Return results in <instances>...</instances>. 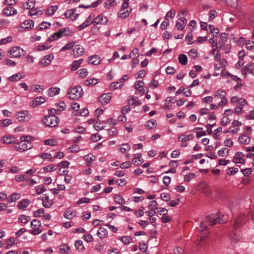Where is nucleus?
Here are the masks:
<instances>
[{
    "instance_id": "nucleus-15",
    "label": "nucleus",
    "mask_w": 254,
    "mask_h": 254,
    "mask_svg": "<svg viewBox=\"0 0 254 254\" xmlns=\"http://www.w3.org/2000/svg\"><path fill=\"white\" fill-rule=\"evenodd\" d=\"M84 48L83 46L80 45H76L73 49V55L74 57H77L82 55L84 53Z\"/></svg>"
},
{
    "instance_id": "nucleus-55",
    "label": "nucleus",
    "mask_w": 254,
    "mask_h": 254,
    "mask_svg": "<svg viewBox=\"0 0 254 254\" xmlns=\"http://www.w3.org/2000/svg\"><path fill=\"white\" fill-rule=\"evenodd\" d=\"M176 14V12L174 10L171 9L167 12L165 16V20L169 21V18H173Z\"/></svg>"
},
{
    "instance_id": "nucleus-20",
    "label": "nucleus",
    "mask_w": 254,
    "mask_h": 254,
    "mask_svg": "<svg viewBox=\"0 0 254 254\" xmlns=\"http://www.w3.org/2000/svg\"><path fill=\"white\" fill-rule=\"evenodd\" d=\"M34 25V22L32 20H26L21 24V27L25 30L32 28Z\"/></svg>"
},
{
    "instance_id": "nucleus-33",
    "label": "nucleus",
    "mask_w": 254,
    "mask_h": 254,
    "mask_svg": "<svg viewBox=\"0 0 254 254\" xmlns=\"http://www.w3.org/2000/svg\"><path fill=\"white\" fill-rule=\"evenodd\" d=\"M84 159L87 162L86 165L89 166L91 164V162L95 160V156L91 154H87L84 157Z\"/></svg>"
},
{
    "instance_id": "nucleus-64",
    "label": "nucleus",
    "mask_w": 254,
    "mask_h": 254,
    "mask_svg": "<svg viewBox=\"0 0 254 254\" xmlns=\"http://www.w3.org/2000/svg\"><path fill=\"white\" fill-rule=\"evenodd\" d=\"M195 176V174L194 173H190L189 174H187L184 177V181L186 182H190L191 179H192Z\"/></svg>"
},
{
    "instance_id": "nucleus-44",
    "label": "nucleus",
    "mask_w": 254,
    "mask_h": 254,
    "mask_svg": "<svg viewBox=\"0 0 254 254\" xmlns=\"http://www.w3.org/2000/svg\"><path fill=\"white\" fill-rule=\"evenodd\" d=\"M117 4L115 0H107L104 3V6L107 9L110 8L112 6H114Z\"/></svg>"
},
{
    "instance_id": "nucleus-39",
    "label": "nucleus",
    "mask_w": 254,
    "mask_h": 254,
    "mask_svg": "<svg viewBox=\"0 0 254 254\" xmlns=\"http://www.w3.org/2000/svg\"><path fill=\"white\" fill-rule=\"evenodd\" d=\"M23 76L20 73H16L9 77V80L10 81H17L20 79L23 78Z\"/></svg>"
},
{
    "instance_id": "nucleus-38",
    "label": "nucleus",
    "mask_w": 254,
    "mask_h": 254,
    "mask_svg": "<svg viewBox=\"0 0 254 254\" xmlns=\"http://www.w3.org/2000/svg\"><path fill=\"white\" fill-rule=\"evenodd\" d=\"M64 216L67 219H72L75 216V213L70 210H67L64 212Z\"/></svg>"
},
{
    "instance_id": "nucleus-46",
    "label": "nucleus",
    "mask_w": 254,
    "mask_h": 254,
    "mask_svg": "<svg viewBox=\"0 0 254 254\" xmlns=\"http://www.w3.org/2000/svg\"><path fill=\"white\" fill-rule=\"evenodd\" d=\"M75 45V42L74 41H70L68 42L60 50V52H63L64 51L68 50L72 48Z\"/></svg>"
},
{
    "instance_id": "nucleus-60",
    "label": "nucleus",
    "mask_w": 254,
    "mask_h": 254,
    "mask_svg": "<svg viewBox=\"0 0 254 254\" xmlns=\"http://www.w3.org/2000/svg\"><path fill=\"white\" fill-rule=\"evenodd\" d=\"M158 204L155 200H152L150 201V203L148 205L149 208L151 210H155L157 208Z\"/></svg>"
},
{
    "instance_id": "nucleus-37",
    "label": "nucleus",
    "mask_w": 254,
    "mask_h": 254,
    "mask_svg": "<svg viewBox=\"0 0 254 254\" xmlns=\"http://www.w3.org/2000/svg\"><path fill=\"white\" fill-rule=\"evenodd\" d=\"M14 141V138L10 135H5L2 137L1 142L3 143L9 144Z\"/></svg>"
},
{
    "instance_id": "nucleus-49",
    "label": "nucleus",
    "mask_w": 254,
    "mask_h": 254,
    "mask_svg": "<svg viewBox=\"0 0 254 254\" xmlns=\"http://www.w3.org/2000/svg\"><path fill=\"white\" fill-rule=\"evenodd\" d=\"M188 54L191 59L194 60L198 57L197 51L192 49L189 51Z\"/></svg>"
},
{
    "instance_id": "nucleus-53",
    "label": "nucleus",
    "mask_w": 254,
    "mask_h": 254,
    "mask_svg": "<svg viewBox=\"0 0 254 254\" xmlns=\"http://www.w3.org/2000/svg\"><path fill=\"white\" fill-rule=\"evenodd\" d=\"M35 5V3L32 1H26L23 2L22 6L24 9H30L33 8Z\"/></svg>"
},
{
    "instance_id": "nucleus-19",
    "label": "nucleus",
    "mask_w": 254,
    "mask_h": 254,
    "mask_svg": "<svg viewBox=\"0 0 254 254\" xmlns=\"http://www.w3.org/2000/svg\"><path fill=\"white\" fill-rule=\"evenodd\" d=\"M194 135L192 133H190L188 135L182 134L178 136V139L179 141L185 142L190 140L192 139Z\"/></svg>"
},
{
    "instance_id": "nucleus-13",
    "label": "nucleus",
    "mask_w": 254,
    "mask_h": 254,
    "mask_svg": "<svg viewBox=\"0 0 254 254\" xmlns=\"http://www.w3.org/2000/svg\"><path fill=\"white\" fill-rule=\"evenodd\" d=\"M244 155L243 153L240 152H237L233 158V162L235 163L243 164L245 162Z\"/></svg>"
},
{
    "instance_id": "nucleus-45",
    "label": "nucleus",
    "mask_w": 254,
    "mask_h": 254,
    "mask_svg": "<svg viewBox=\"0 0 254 254\" xmlns=\"http://www.w3.org/2000/svg\"><path fill=\"white\" fill-rule=\"evenodd\" d=\"M130 147L129 144L125 143L121 145L120 150L123 153H126L130 150Z\"/></svg>"
},
{
    "instance_id": "nucleus-5",
    "label": "nucleus",
    "mask_w": 254,
    "mask_h": 254,
    "mask_svg": "<svg viewBox=\"0 0 254 254\" xmlns=\"http://www.w3.org/2000/svg\"><path fill=\"white\" fill-rule=\"evenodd\" d=\"M16 119L19 122H28L31 118V115L28 111H20L15 115Z\"/></svg>"
},
{
    "instance_id": "nucleus-63",
    "label": "nucleus",
    "mask_w": 254,
    "mask_h": 254,
    "mask_svg": "<svg viewBox=\"0 0 254 254\" xmlns=\"http://www.w3.org/2000/svg\"><path fill=\"white\" fill-rule=\"evenodd\" d=\"M11 6H9L3 9V13L4 15L6 16L11 15Z\"/></svg>"
},
{
    "instance_id": "nucleus-61",
    "label": "nucleus",
    "mask_w": 254,
    "mask_h": 254,
    "mask_svg": "<svg viewBox=\"0 0 254 254\" xmlns=\"http://www.w3.org/2000/svg\"><path fill=\"white\" fill-rule=\"evenodd\" d=\"M238 172V168L230 167L228 169L227 174L229 175H234Z\"/></svg>"
},
{
    "instance_id": "nucleus-8",
    "label": "nucleus",
    "mask_w": 254,
    "mask_h": 254,
    "mask_svg": "<svg viewBox=\"0 0 254 254\" xmlns=\"http://www.w3.org/2000/svg\"><path fill=\"white\" fill-rule=\"evenodd\" d=\"M31 148L32 145L30 142L22 141L18 143L15 146V150L20 152L26 151Z\"/></svg>"
},
{
    "instance_id": "nucleus-18",
    "label": "nucleus",
    "mask_w": 254,
    "mask_h": 254,
    "mask_svg": "<svg viewBox=\"0 0 254 254\" xmlns=\"http://www.w3.org/2000/svg\"><path fill=\"white\" fill-rule=\"evenodd\" d=\"M101 61V58L98 55L90 56L88 58L89 63L94 65L99 64L100 63Z\"/></svg>"
},
{
    "instance_id": "nucleus-48",
    "label": "nucleus",
    "mask_w": 254,
    "mask_h": 254,
    "mask_svg": "<svg viewBox=\"0 0 254 254\" xmlns=\"http://www.w3.org/2000/svg\"><path fill=\"white\" fill-rule=\"evenodd\" d=\"M75 246L76 249L79 251H81L84 249V246L81 240L76 241L75 242Z\"/></svg>"
},
{
    "instance_id": "nucleus-35",
    "label": "nucleus",
    "mask_w": 254,
    "mask_h": 254,
    "mask_svg": "<svg viewBox=\"0 0 254 254\" xmlns=\"http://www.w3.org/2000/svg\"><path fill=\"white\" fill-rule=\"evenodd\" d=\"M69 247L66 244L61 245L59 248V252L62 254H67L69 253Z\"/></svg>"
},
{
    "instance_id": "nucleus-43",
    "label": "nucleus",
    "mask_w": 254,
    "mask_h": 254,
    "mask_svg": "<svg viewBox=\"0 0 254 254\" xmlns=\"http://www.w3.org/2000/svg\"><path fill=\"white\" fill-rule=\"evenodd\" d=\"M156 121L155 120L148 121L145 124V127L148 129L154 128L156 126Z\"/></svg>"
},
{
    "instance_id": "nucleus-58",
    "label": "nucleus",
    "mask_w": 254,
    "mask_h": 254,
    "mask_svg": "<svg viewBox=\"0 0 254 254\" xmlns=\"http://www.w3.org/2000/svg\"><path fill=\"white\" fill-rule=\"evenodd\" d=\"M44 143L46 145L55 146L57 145V141L54 139H46L44 141Z\"/></svg>"
},
{
    "instance_id": "nucleus-56",
    "label": "nucleus",
    "mask_w": 254,
    "mask_h": 254,
    "mask_svg": "<svg viewBox=\"0 0 254 254\" xmlns=\"http://www.w3.org/2000/svg\"><path fill=\"white\" fill-rule=\"evenodd\" d=\"M120 240L125 245H128L131 243V239L127 236L122 237Z\"/></svg>"
},
{
    "instance_id": "nucleus-11",
    "label": "nucleus",
    "mask_w": 254,
    "mask_h": 254,
    "mask_svg": "<svg viewBox=\"0 0 254 254\" xmlns=\"http://www.w3.org/2000/svg\"><path fill=\"white\" fill-rule=\"evenodd\" d=\"M248 218L245 214H243L240 216L235 221L234 227L235 228H238L243 225L247 220Z\"/></svg>"
},
{
    "instance_id": "nucleus-28",
    "label": "nucleus",
    "mask_w": 254,
    "mask_h": 254,
    "mask_svg": "<svg viewBox=\"0 0 254 254\" xmlns=\"http://www.w3.org/2000/svg\"><path fill=\"white\" fill-rule=\"evenodd\" d=\"M20 194L19 193H14L11 195H10L7 197V201L9 202H13L16 201L17 200L19 199L20 197Z\"/></svg>"
},
{
    "instance_id": "nucleus-51",
    "label": "nucleus",
    "mask_w": 254,
    "mask_h": 254,
    "mask_svg": "<svg viewBox=\"0 0 254 254\" xmlns=\"http://www.w3.org/2000/svg\"><path fill=\"white\" fill-rule=\"evenodd\" d=\"M12 122L10 119H4L0 120V126L2 127H7L11 125Z\"/></svg>"
},
{
    "instance_id": "nucleus-16",
    "label": "nucleus",
    "mask_w": 254,
    "mask_h": 254,
    "mask_svg": "<svg viewBox=\"0 0 254 254\" xmlns=\"http://www.w3.org/2000/svg\"><path fill=\"white\" fill-rule=\"evenodd\" d=\"M54 59V55L50 54L46 55L40 61V64L44 66H47L50 64Z\"/></svg>"
},
{
    "instance_id": "nucleus-14",
    "label": "nucleus",
    "mask_w": 254,
    "mask_h": 254,
    "mask_svg": "<svg viewBox=\"0 0 254 254\" xmlns=\"http://www.w3.org/2000/svg\"><path fill=\"white\" fill-rule=\"evenodd\" d=\"M108 21V19L106 17L104 16L103 15H99L97 16L94 20H93V24L95 25L98 24H105Z\"/></svg>"
},
{
    "instance_id": "nucleus-2",
    "label": "nucleus",
    "mask_w": 254,
    "mask_h": 254,
    "mask_svg": "<svg viewBox=\"0 0 254 254\" xmlns=\"http://www.w3.org/2000/svg\"><path fill=\"white\" fill-rule=\"evenodd\" d=\"M83 94L81 86H78L70 88L67 92L68 98L72 100H77L80 98Z\"/></svg>"
},
{
    "instance_id": "nucleus-24",
    "label": "nucleus",
    "mask_w": 254,
    "mask_h": 254,
    "mask_svg": "<svg viewBox=\"0 0 254 254\" xmlns=\"http://www.w3.org/2000/svg\"><path fill=\"white\" fill-rule=\"evenodd\" d=\"M58 8L57 5L51 6L47 7L45 11V14L48 16H52L57 10Z\"/></svg>"
},
{
    "instance_id": "nucleus-9",
    "label": "nucleus",
    "mask_w": 254,
    "mask_h": 254,
    "mask_svg": "<svg viewBox=\"0 0 254 254\" xmlns=\"http://www.w3.org/2000/svg\"><path fill=\"white\" fill-rule=\"evenodd\" d=\"M66 30V28L61 29L59 31L57 32L54 33L52 35L48 38V41H53L54 40H56L63 36H68L69 35L68 33H65V32Z\"/></svg>"
},
{
    "instance_id": "nucleus-40",
    "label": "nucleus",
    "mask_w": 254,
    "mask_h": 254,
    "mask_svg": "<svg viewBox=\"0 0 254 254\" xmlns=\"http://www.w3.org/2000/svg\"><path fill=\"white\" fill-rule=\"evenodd\" d=\"M179 63L182 65H186L187 64L188 58L185 54H181L178 57Z\"/></svg>"
},
{
    "instance_id": "nucleus-17",
    "label": "nucleus",
    "mask_w": 254,
    "mask_h": 254,
    "mask_svg": "<svg viewBox=\"0 0 254 254\" xmlns=\"http://www.w3.org/2000/svg\"><path fill=\"white\" fill-rule=\"evenodd\" d=\"M66 18H70L71 20H75L78 16V14L75 13L73 9H70L67 10L64 14Z\"/></svg>"
},
{
    "instance_id": "nucleus-26",
    "label": "nucleus",
    "mask_w": 254,
    "mask_h": 254,
    "mask_svg": "<svg viewBox=\"0 0 254 254\" xmlns=\"http://www.w3.org/2000/svg\"><path fill=\"white\" fill-rule=\"evenodd\" d=\"M60 92V88L57 87H54L48 90V95L50 97H53L58 95Z\"/></svg>"
},
{
    "instance_id": "nucleus-41",
    "label": "nucleus",
    "mask_w": 254,
    "mask_h": 254,
    "mask_svg": "<svg viewBox=\"0 0 254 254\" xmlns=\"http://www.w3.org/2000/svg\"><path fill=\"white\" fill-rule=\"evenodd\" d=\"M18 220L20 222L26 224L30 220V217L25 215H20L18 217Z\"/></svg>"
},
{
    "instance_id": "nucleus-4",
    "label": "nucleus",
    "mask_w": 254,
    "mask_h": 254,
    "mask_svg": "<svg viewBox=\"0 0 254 254\" xmlns=\"http://www.w3.org/2000/svg\"><path fill=\"white\" fill-rule=\"evenodd\" d=\"M43 122L46 126L53 127L58 126L59 120L56 116L50 115L45 116Z\"/></svg>"
},
{
    "instance_id": "nucleus-29",
    "label": "nucleus",
    "mask_w": 254,
    "mask_h": 254,
    "mask_svg": "<svg viewBox=\"0 0 254 254\" xmlns=\"http://www.w3.org/2000/svg\"><path fill=\"white\" fill-rule=\"evenodd\" d=\"M99 81V80L97 78H88L85 80L84 83L86 86H93L97 84Z\"/></svg>"
},
{
    "instance_id": "nucleus-36",
    "label": "nucleus",
    "mask_w": 254,
    "mask_h": 254,
    "mask_svg": "<svg viewBox=\"0 0 254 254\" xmlns=\"http://www.w3.org/2000/svg\"><path fill=\"white\" fill-rule=\"evenodd\" d=\"M218 62V63L214 64V68L216 70H218L222 66H225L227 63V61L224 59H221L220 61Z\"/></svg>"
},
{
    "instance_id": "nucleus-3",
    "label": "nucleus",
    "mask_w": 254,
    "mask_h": 254,
    "mask_svg": "<svg viewBox=\"0 0 254 254\" xmlns=\"http://www.w3.org/2000/svg\"><path fill=\"white\" fill-rule=\"evenodd\" d=\"M214 100L216 102L220 99L221 101L218 103L219 106H224L227 103V99L226 98V93L223 90H218L214 95Z\"/></svg>"
},
{
    "instance_id": "nucleus-7",
    "label": "nucleus",
    "mask_w": 254,
    "mask_h": 254,
    "mask_svg": "<svg viewBox=\"0 0 254 254\" xmlns=\"http://www.w3.org/2000/svg\"><path fill=\"white\" fill-rule=\"evenodd\" d=\"M11 58H18L25 54V51L19 47H14L9 51Z\"/></svg>"
},
{
    "instance_id": "nucleus-54",
    "label": "nucleus",
    "mask_w": 254,
    "mask_h": 254,
    "mask_svg": "<svg viewBox=\"0 0 254 254\" xmlns=\"http://www.w3.org/2000/svg\"><path fill=\"white\" fill-rule=\"evenodd\" d=\"M78 73L81 78H84L88 75V71L86 68H83L78 71Z\"/></svg>"
},
{
    "instance_id": "nucleus-62",
    "label": "nucleus",
    "mask_w": 254,
    "mask_h": 254,
    "mask_svg": "<svg viewBox=\"0 0 254 254\" xmlns=\"http://www.w3.org/2000/svg\"><path fill=\"white\" fill-rule=\"evenodd\" d=\"M139 55V50L137 48L133 49L129 55V57H131L132 56L134 57V58H137Z\"/></svg>"
},
{
    "instance_id": "nucleus-59",
    "label": "nucleus",
    "mask_w": 254,
    "mask_h": 254,
    "mask_svg": "<svg viewBox=\"0 0 254 254\" xmlns=\"http://www.w3.org/2000/svg\"><path fill=\"white\" fill-rule=\"evenodd\" d=\"M44 213V209L43 208H40L34 212V216L36 217H43Z\"/></svg>"
},
{
    "instance_id": "nucleus-57",
    "label": "nucleus",
    "mask_w": 254,
    "mask_h": 254,
    "mask_svg": "<svg viewBox=\"0 0 254 254\" xmlns=\"http://www.w3.org/2000/svg\"><path fill=\"white\" fill-rule=\"evenodd\" d=\"M245 44L248 50H252L254 49V42L253 41L250 40L247 41Z\"/></svg>"
},
{
    "instance_id": "nucleus-50",
    "label": "nucleus",
    "mask_w": 254,
    "mask_h": 254,
    "mask_svg": "<svg viewBox=\"0 0 254 254\" xmlns=\"http://www.w3.org/2000/svg\"><path fill=\"white\" fill-rule=\"evenodd\" d=\"M229 153V149L227 148H223L218 151V154L221 157H226Z\"/></svg>"
},
{
    "instance_id": "nucleus-21",
    "label": "nucleus",
    "mask_w": 254,
    "mask_h": 254,
    "mask_svg": "<svg viewBox=\"0 0 254 254\" xmlns=\"http://www.w3.org/2000/svg\"><path fill=\"white\" fill-rule=\"evenodd\" d=\"M97 235L100 239H104L108 237V234L106 229L100 227L97 232Z\"/></svg>"
},
{
    "instance_id": "nucleus-12",
    "label": "nucleus",
    "mask_w": 254,
    "mask_h": 254,
    "mask_svg": "<svg viewBox=\"0 0 254 254\" xmlns=\"http://www.w3.org/2000/svg\"><path fill=\"white\" fill-rule=\"evenodd\" d=\"M112 97L110 93L103 94L99 97V102L102 104H106L110 102Z\"/></svg>"
},
{
    "instance_id": "nucleus-6",
    "label": "nucleus",
    "mask_w": 254,
    "mask_h": 254,
    "mask_svg": "<svg viewBox=\"0 0 254 254\" xmlns=\"http://www.w3.org/2000/svg\"><path fill=\"white\" fill-rule=\"evenodd\" d=\"M41 225V222L38 219H34L31 222V226L32 229L30 233L34 235H38L41 233L42 231L40 229Z\"/></svg>"
},
{
    "instance_id": "nucleus-31",
    "label": "nucleus",
    "mask_w": 254,
    "mask_h": 254,
    "mask_svg": "<svg viewBox=\"0 0 254 254\" xmlns=\"http://www.w3.org/2000/svg\"><path fill=\"white\" fill-rule=\"evenodd\" d=\"M46 101L44 97H37L35 99L34 101H33V107H37L38 106H39L42 103H45Z\"/></svg>"
},
{
    "instance_id": "nucleus-23",
    "label": "nucleus",
    "mask_w": 254,
    "mask_h": 254,
    "mask_svg": "<svg viewBox=\"0 0 254 254\" xmlns=\"http://www.w3.org/2000/svg\"><path fill=\"white\" fill-rule=\"evenodd\" d=\"M254 66V64L252 63H250L242 69V72L244 74H247L248 73H251L253 71Z\"/></svg>"
},
{
    "instance_id": "nucleus-52",
    "label": "nucleus",
    "mask_w": 254,
    "mask_h": 254,
    "mask_svg": "<svg viewBox=\"0 0 254 254\" xmlns=\"http://www.w3.org/2000/svg\"><path fill=\"white\" fill-rule=\"evenodd\" d=\"M114 199L116 202L119 204H122L125 203L124 198L120 195H115L114 196Z\"/></svg>"
},
{
    "instance_id": "nucleus-30",
    "label": "nucleus",
    "mask_w": 254,
    "mask_h": 254,
    "mask_svg": "<svg viewBox=\"0 0 254 254\" xmlns=\"http://www.w3.org/2000/svg\"><path fill=\"white\" fill-rule=\"evenodd\" d=\"M51 25V23L43 21L37 27H36V29L38 31H41L43 29H46L49 28Z\"/></svg>"
},
{
    "instance_id": "nucleus-42",
    "label": "nucleus",
    "mask_w": 254,
    "mask_h": 254,
    "mask_svg": "<svg viewBox=\"0 0 254 254\" xmlns=\"http://www.w3.org/2000/svg\"><path fill=\"white\" fill-rule=\"evenodd\" d=\"M57 169V165H53L45 166L43 168L44 172H52Z\"/></svg>"
},
{
    "instance_id": "nucleus-1",
    "label": "nucleus",
    "mask_w": 254,
    "mask_h": 254,
    "mask_svg": "<svg viewBox=\"0 0 254 254\" xmlns=\"http://www.w3.org/2000/svg\"><path fill=\"white\" fill-rule=\"evenodd\" d=\"M222 217H224V219H220V215L217 213L211 214L206 216L205 222L208 223L209 225H213L217 223H225L227 222L228 220L227 215H222Z\"/></svg>"
},
{
    "instance_id": "nucleus-34",
    "label": "nucleus",
    "mask_w": 254,
    "mask_h": 254,
    "mask_svg": "<svg viewBox=\"0 0 254 254\" xmlns=\"http://www.w3.org/2000/svg\"><path fill=\"white\" fill-rule=\"evenodd\" d=\"M30 202L29 199H23L18 203L17 207L20 209H24L28 206Z\"/></svg>"
},
{
    "instance_id": "nucleus-32",
    "label": "nucleus",
    "mask_w": 254,
    "mask_h": 254,
    "mask_svg": "<svg viewBox=\"0 0 254 254\" xmlns=\"http://www.w3.org/2000/svg\"><path fill=\"white\" fill-rule=\"evenodd\" d=\"M131 12V9H121L119 12V17L122 19L127 18Z\"/></svg>"
},
{
    "instance_id": "nucleus-27",
    "label": "nucleus",
    "mask_w": 254,
    "mask_h": 254,
    "mask_svg": "<svg viewBox=\"0 0 254 254\" xmlns=\"http://www.w3.org/2000/svg\"><path fill=\"white\" fill-rule=\"evenodd\" d=\"M238 140L242 144H248L251 140V138L250 136L244 134L239 136Z\"/></svg>"
},
{
    "instance_id": "nucleus-10",
    "label": "nucleus",
    "mask_w": 254,
    "mask_h": 254,
    "mask_svg": "<svg viewBox=\"0 0 254 254\" xmlns=\"http://www.w3.org/2000/svg\"><path fill=\"white\" fill-rule=\"evenodd\" d=\"M228 39V35L225 33L221 34L219 37V41L215 45L217 46V48L221 50L225 45L226 42Z\"/></svg>"
},
{
    "instance_id": "nucleus-25",
    "label": "nucleus",
    "mask_w": 254,
    "mask_h": 254,
    "mask_svg": "<svg viewBox=\"0 0 254 254\" xmlns=\"http://www.w3.org/2000/svg\"><path fill=\"white\" fill-rule=\"evenodd\" d=\"M83 61V59H80L79 60L73 61L71 64L70 65V70L71 71H75V70L77 69L81 64L82 63Z\"/></svg>"
},
{
    "instance_id": "nucleus-22",
    "label": "nucleus",
    "mask_w": 254,
    "mask_h": 254,
    "mask_svg": "<svg viewBox=\"0 0 254 254\" xmlns=\"http://www.w3.org/2000/svg\"><path fill=\"white\" fill-rule=\"evenodd\" d=\"M42 203L43 206L46 208L50 207L53 204V201L49 199V197L46 194L44 195L42 197Z\"/></svg>"
},
{
    "instance_id": "nucleus-47",
    "label": "nucleus",
    "mask_w": 254,
    "mask_h": 254,
    "mask_svg": "<svg viewBox=\"0 0 254 254\" xmlns=\"http://www.w3.org/2000/svg\"><path fill=\"white\" fill-rule=\"evenodd\" d=\"M128 103L129 105L139 106L141 105V102L137 100L136 98L133 97H130L128 99Z\"/></svg>"
}]
</instances>
